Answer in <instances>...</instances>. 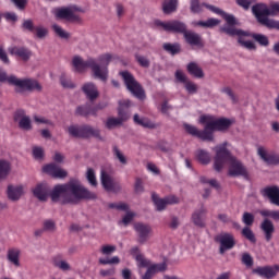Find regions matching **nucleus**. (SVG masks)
I'll return each mask as SVG.
<instances>
[{
    "label": "nucleus",
    "mask_w": 279,
    "mask_h": 279,
    "mask_svg": "<svg viewBox=\"0 0 279 279\" xmlns=\"http://www.w3.org/2000/svg\"><path fill=\"white\" fill-rule=\"evenodd\" d=\"M49 195L51 202L62 206L75 205L81 203L82 199H97V194L90 192L77 180L54 185Z\"/></svg>",
    "instance_id": "obj_1"
},
{
    "label": "nucleus",
    "mask_w": 279,
    "mask_h": 279,
    "mask_svg": "<svg viewBox=\"0 0 279 279\" xmlns=\"http://www.w3.org/2000/svg\"><path fill=\"white\" fill-rule=\"evenodd\" d=\"M228 142H223L221 145L215 147L216 156L214 159L215 171H221L226 167V162H230L229 175L236 178L241 175L244 180H250V172L247 168L241 162V160L234 158L230 150H228Z\"/></svg>",
    "instance_id": "obj_2"
},
{
    "label": "nucleus",
    "mask_w": 279,
    "mask_h": 279,
    "mask_svg": "<svg viewBox=\"0 0 279 279\" xmlns=\"http://www.w3.org/2000/svg\"><path fill=\"white\" fill-rule=\"evenodd\" d=\"M203 8H207V10H210V12H214L215 14H219L226 21L227 25L220 27V32L222 34H227V36H247V33L243 32L241 28H236V26L240 25L239 20L230 13H227L226 11L213 5L208 4L206 2L199 3V0H191L190 1V10L193 14H199L201 12H204Z\"/></svg>",
    "instance_id": "obj_3"
},
{
    "label": "nucleus",
    "mask_w": 279,
    "mask_h": 279,
    "mask_svg": "<svg viewBox=\"0 0 279 279\" xmlns=\"http://www.w3.org/2000/svg\"><path fill=\"white\" fill-rule=\"evenodd\" d=\"M156 27H161L163 32H170L172 34H183L185 43L191 45V47H204V39L202 35L189 31L184 22L172 20L168 22H162L160 20H155Z\"/></svg>",
    "instance_id": "obj_4"
},
{
    "label": "nucleus",
    "mask_w": 279,
    "mask_h": 279,
    "mask_svg": "<svg viewBox=\"0 0 279 279\" xmlns=\"http://www.w3.org/2000/svg\"><path fill=\"white\" fill-rule=\"evenodd\" d=\"M252 13L257 20V23L264 27L279 31V21L269 19V16H276L279 13V3L271 4L270 8L265 3L254 4L252 7Z\"/></svg>",
    "instance_id": "obj_5"
},
{
    "label": "nucleus",
    "mask_w": 279,
    "mask_h": 279,
    "mask_svg": "<svg viewBox=\"0 0 279 279\" xmlns=\"http://www.w3.org/2000/svg\"><path fill=\"white\" fill-rule=\"evenodd\" d=\"M72 66L76 73H84L86 69H90L94 77L100 82H108V68H101L96 59L89 58L86 61L82 57L75 56L72 59Z\"/></svg>",
    "instance_id": "obj_6"
},
{
    "label": "nucleus",
    "mask_w": 279,
    "mask_h": 279,
    "mask_svg": "<svg viewBox=\"0 0 279 279\" xmlns=\"http://www.w3.org/2000/svg\"><path fill=\"white\" fill-rule=\"evenodd\" d=\"M132 256H135L137 267L147 268L144 275H141V279H151L156 274H162L167 271V263L151 264V260L147 259L145 255L138 254V247L131 248Z\"/></svg>",
    "instance_id": "obj_7"
},
{
    "label": "nucleus",
    "mask_w": 279,
    "mask_h": 279,
    "mask_svg": "<svg viewBox=\"0 0 279 279\" xmlns=\"http://www.w3.org/2000/svg\"><path fill=\"white\" fill-rule=\"evenodd\" d=\"M0 82H8L11 84V86H16L15 89L16 93H23V90H27L28 93H32L34 90H37L40 93L43 90V85L38 83L34 78H19L15 75L8 76V74L3 71H0Z\"/></svg>",
    "instance_id": "obj_8"
},
{
    "label": "nucleus",
    "mask_w": 279,
    "mask_h": 279,
    "mask_svg": "<svg viewBox=\"0 0 279 279\" xmlns=\"http://www.w3.org/2000/svg\"><path fill=\"white\" fill-rule=\"evenodd\" d=\"M201 125H206L207 132L211 134V142L215 141V132H226L230 130L232 125V120L228 118H219L215 120L213 116H201L199 117Z\"/></svg>",
    "instance_id": "obj_9"
},
{
    "label": "nucleus",
    "mask_w": 279,
    "mask_h": 279,
    "mask_svg": "<svg viewBox=\"0 0 279 279\" xmlns=\"http://www.w3.org/2000/svg\"><path fill=\"white\" fill-rule=\"evenodd\" d=\"M130 106H132V101L130 100H120L118 108V117L119 118H109L106 121L107 130H112L114 128H119V125H123L125 121L130 119Z\"/></svg>",
    "instance_id": "obj_10"
},
{
    "label": "nucleus",
    "mask_w": 279,
    "mask_h": 279,
    "mask_svg": "<svg viewBox=\"0 0 279 279\" xmlns=\"http://www.w3.org/2000/svg\"><path fill=\"white\" fill-rule=\"evenodd\" d=\"M68 132L73 138H101V131L88 124L70 125Z\"/></svg>",
    "instance_id": "obj_11"
},
{
    "label": "nucleus",
    "mask_w": 279,
    "mask_h": 279,
    "mask_svg": "<svg viewBox=\"0 0 279 279\" xmlns=\"http://www.w3.org/2000/svg\"><path fill=\"white\" fill-rule=\"evenodd\" d=\"M119 75L122 77L128 90H130L134 97L137 99H145V90L143 89V86H141V83L136 81L132 73L129 71H121Z\"/></svg>",
    "instance_id": "obj_12"
},
{
    "label": "nucleus",
    "mask_w": 279,
    "mask_h": 279,
    "mask_svg": "<svg viewBox=\"0 0 279 279\" xmlns=\"http://www.w3.org/2000/svg\"><path fill=\"white\" fill-rule=\"evenodd\" d=\"M75 12H84L82 8L77 5L62 7L53 10L56 19L61 21H80V16Z\"/></svg>",
    "instance_id": "obj_13"
},
{
    "label": "nucleus",
    "mask_w": 279,
    "mask_h": 279,
    "mask_svg": "<svg viewBox=\"0 0 279 279\" xmlns=\"http://www.w3.org/2000/svg\"><path fill=\"white\" fill-rule=\"evenodd\" d=\"M216 243H219V254H226V252L232 250L236 245L234 235L229 232L220 233L215 236Z\"/></svg>",
    "instance_id": "obj_14"
},
{
    "label": "nucleus",
    "mask_w": 279,
    "mask_h": 279,
    "mask_svg": "<svg viewBox=\"0 0 279 279\" xmlns=\"http://www.w3.org/2000/svg\"><path fill=\"white\" fill-rule=\"evenodd\" d=\"M204 130L199 131L195 125L184 123L183 128L190 136H195L196 138H199L201 141H208L209 143L213 142V135L210 132H208V129H206V124H204Z\"/></svg>",
    "instance_id": "obj_15"
},
{
    "label": "nucleus",
    "mask_w": 279,
    "mask_h": 279,
    "mask_svg": "<svg viewBox=\"0 0 279 279\" xmlns=\"http://www.w3.org/2000/svg\"><path fill=\"white\" fill-rule=\"evenodd\" d=\"M13 120L19 124L20 130L29 132L32 130V119L25 113V109H17L13 113Z\"/></svg>",
    "instance_id": "obj_16"
},
{
    "label": "nucleus",
    "mask_w": 279,
    "mask_h": 279,
    "mask_svg": "<svg viewBox=\"0 0 279 279\" xmlns=\"http://www.w3.org/2000/svg\"><path fill=\"white\" fill-rule=\"evenodd\" d=\"M151 199L159 213L165 210V208H167V206L169 205L180 204V198H178V196L175 195H170L165 198H159L158 194L153 193Z\"/></svg>",
    "instance_id": "obj_17"
},
{
    "label": "nucleus",
    "mask_w": 279,
    "mask_h": 279,
    "mask_svg": "<svg viewBox=\"0 0 279 279\" xmlns=\"http://www.w3.org/2000/svg\"><path fill=\"white\" fill-rule=\"evenodd\" d=\"M100 180L105 191L109 193H119L121 191V184L114 181L106 171L101 172Z\"/></svg>",
    "instance_id": "obj_18"
},
{
    "label": "nucleus",
    "mask_w": 279,
    "mask_h": 279,
    "mask_svg": "<svg viewBox=\"0 0 279 279\" xmlns=\"http://www.w3.org/2000/svg\"><path fill=\"white\" fill-rule=\"evenodd\" d=\"M253 274L260 278L274 279L279 274V265L257 267L252 270Z\"/></svg>",
    "instance_id": "obj_19"
},
{
    "label": "nucleus",
    "mask_w": 279,
    "mask_h": 279,
    "mask_svg": "<svg viewBox=\"0 0 279 279\" xmlns=\"http://www.w3.org/2000/svg\"><path fill=\"white\" fill-rule=\"evenodd\" d=\"M260 195L268 197L270 204H274V206H279V187L277 185L264 187L260 190Z\"/></svg>",
    "instance_id": "obj_20"
},
{
    "label": "nucleus",
    "mask_w": 279,
    "mask_h": 279,
    "mask_svg": "<svg viewBox=\"0 0 279 279\" xmlns=\"http://www.w3.org/2000/svg\"><path fill=\"white\" fill-rule=\"evenodd\" d=\"M206 215H208V210L204 206L194 210L191 217L192 223L197 228H206Z\"/></svg>",
    "instance_id": "obj_21"
},
{
    "label": "nucleus",
    "mask_w": 279,
    "mask_h": 279,
    "mask_svg": "<svg viewBox=\"0 0 279 279\" xmlns=\"http://www.w3.org/2000/svg\"><path fill=\"white\" fill-rule=\"evenodd\" d=\"M134 230L137 233L138 243H146L147 239H149L151 227L143 222H136L134 225Z\"/></svg>",
    "instance_id": "obj_22"
},
{
    "label": "nucleus",
    "mask_w": 279,
    "mask_h": 279,
    "mask_svg": "<svg viewBox=\"0 0 279 279\" xmlns=\"http://www.w3.org/2000/svg\"><path fill=\"white\" fill-rule=\"evenodd\" d=\"M104 108H106V105H98L96 108H93L90 105L78 106L75 114L78 117H89V114L97 117V111L104 110Z\"/></svg>",
    "instance_id": "obj_23"
},
{
    "label": "nucleus",
    "mask_w": 279,
    "mask_h": 279,
    "mask_svg": "<svg viewBox=\"0 0 279 279\" xmlns=\"http://www.w3.org/2000/svg\"><path fill=\"white\" fill-rule=\"evenodd\" d=\"M44 173H48L51 178H66L68 173L66 170L61 169L56 163H49L43 168Z\"/></svg>",
    "instance_id": "obj_24"
},
{
    "label": "nucleus",
    "mask_w": 279,
    "mask_h": 279,
    "mask_svg": "<svg viewBox=\"0 0 279 279\" xmlns=\"http://www.w3.org/2000/svg\"><path fill=\"white\" fill-rule=\"evenodd\" d=\"M260 230L265 235V241L269 243L271 239H274V232H276V227L274 226V222L269 219H264L260 223Z\"/></svg>",
    "instance_id": "obj_25"
},
{
    "label": "nucleus",
    "mask_w": 279,
    "mask_h": 279,
    "mask_svg": "<svg viewBox=\"0 0 279 279\" xmlns=\"http://www.w3.org/2000/svg\"><path fill=\"white\" fill-rule=\"evenodd\" d=\"M33 195L39 202H47V197H49V186H47V183H39L33 189Z\"/></svg>",
    "instance_id": "obj_26"
},
{
    "label": "nucleus",
    "mask_w": 279,
    "mask_h": 279,
    "mask_svg": "<svg viewBox=\"0 0 279 279\" xmlns=\"http://www.w3.org/2000/svg\"><path fill=\"white\" fill-rule=\"evenodd\" d=\"M82 90L89 101H95V99L99 97V90L97 89V85H95V83H85L82 86Z\"/></svg>",
    "instance_id": "obj_27"
},
{
    "label": "nucleus",
    "mask_w": 279,
    "mask_h": 279,
    "mask_svg": "<svg viewBox=\"0 0 279 279\" xmlns=\"http://www.w3.org/2000/svg\"><path fill=\"white\" fill-rule=\"evenodd\" d=\"M9 53H11V56H17V58H21L24 62H27V60L32 58V51L25 47H11L9 48Z\"/></svg>",
    "instance_id": "obj_28"
},
{
    "label": "nucleus",
    "mask_w": 279,
    "mask_h": 279,
    "mask_svg": "<svg viewBox=\"0 0 279 279\" xmlns=\"http://www.w3.org/2000/svg\"><path fill=\"white\" fill-rule=\"evenodd\" d=\"M258 156L264 160V162H267V165H279V156L278 155H269L267 154V150L263 147H258L257 149Z\"/></svg>",
    "instance_id": "obj_29"
},
{
    "label": "nucleus",
    "mask_w": 279,
    "mask_h": 279,
    "mask_svg": "<svg viewBox=\"0 0 279 279\" xmlns=\"http://www.w3.org/2000/svg\"><path fill=\"white\" fill-rule=\"evenodd\" d=\"M7 193L11 202H19V199H21V196L23 195V185H9Z\"/></svg>",
    "instance_id": "obj_30"
},
{
    "label": "nucleus",
    "mask_w": 279,
    "mask_h": 279,
    "mask_svg": "<svg viewBox=\"0 0 279 279\" xmlns=\"http://www.w3.org/2000/svg\"><path fill=\"white\" fill-rule=\"evenodd\" d=\"M7 258L9 263H12L15 267H21V250L19 248H9Z\"/></svg>",
    "instance_id": "obj_31"
},
{
    "label": "nucleus",
    "mask_w": 279,
    "mask_h": 279,
    "mask_svg": "<svg viewBox=\"0 0 279 279\" xmlns=\"http://www.w3.org/2000/svg\"><path fill=\"white\" fill-rule=\"evenodd\" d=\"M179 0H163L161 8L163 14H173V12H178Z\"/></svg>",
    "instance_id": "obj_32"
},
{
    "label": "nucleus",
    "mask_w": 279,
    "mask_h": 279,
    "mask_svg": "<svg viewBox=\"0 0 279 279\" xmlns=\"http://www.w3.org/2000/svg\"><path fill=\"white\" fill-rule=\"evenodd\" d=\"M186 69L187 73H190V75L193 77H196L197 80H202V77H204V70H202L196 62H190Z\"/></svg>",
    "instance_id": "obj_33"
},
{
    "label": "nucleus",
    "mask_w": 279,
    "mask_h": 279,
    "mask_svg": "<svg viewBox=\"0 0 279 279\" xmlns=\"http://www.w3.org/2000/svg\"><path fill=\"white\" fill-rule=\"evenodd\" d=\"M133 121L134 123H136V125H141L142 128H147L148 130H155L156 128V124L151 122V120L147 118H141L138 113L134 114Z\"/></svg>",
    "instance_id": "obj_34"
},
{
    "label": "nucleus",
    "mask_w": 279,
    "mask_h": 279,
    "mask_svg": "<svg viewBox=\"0 0 279 279\" xmlns=\"http://www.w3.org/2000/svg\"><path fill=\"white\" fill-rule=\"evenodd\" d=\"M162 49L166 50L167 53H170V56H178V53L182 51V46H180L179 43H165Z\"/></svg>",
    "instance_id": "obj_35"
},
{
    "label": "nucleus",
    "mask_w": 279,
    "mask_h": 279,
    "mask_svg": "<svg viewBox=\"0 0 279 279\" xmlns=\"http://www.w3.org/2000/svg\"><path fill=\"white\" fill-rule=\"evenodd\" d=\"M52 265L54 267H58L62 271H69L71 269V266L65 260H62V255H57L52 258Z\"/></svg>",
    "instance_id": "obj_36"
},
{
    "label": "nucleus",
    "mask_w": 279,
    "mask_h": 279,
    "mask_svg": "<svg viewBox=\"0 0 279 279\" xmlns=\"http://www.w3.org/2000/svg\"><path fill=\"white\" fill-rule=\"evenodd\" d=\"M242 32H244V34H246V35H233V36H239V38H238L239 45H241V47H244L245 49H248V51H255L256 45L253 44L252 40H246L245 41L241 38V36H250V34L245 31H242Z\"/></svg>",
    "instance_id": "obj_37"
},
{
    "label": "nucleus",
    "mask_w": 279,
    "mask_h": 279,
    "mask_svg": "<svg viewBox=\"0 0 279 279\" xmlns=\"http://www.w3.org/2000/svg\"><path fill=\"white\" fill-rule=\"evenodd\" d=\"M196 159L201 165H210V154L204 149L196 151Z\"/></svg>",
    "instance_id": "obj_38"
},
{
    "label": "nucleus",
    "mask_w": 279,
    "mask_h": 279,
    "mask_svg": "<svg viewBox=\"0 0 279 279\" xmlns=\"http://www.w3.org/2000/svg\"><path fill=\"white\" fill-rule=\"evenodd\" d=\"M112 60H114V56H112L110 53L100 54L98 57V62L100 64V69H107L108 70V65L110 64V62H112Z\"/></svg>",
    "instance_id": "obj_39"
},
{
    "label": "nucleus",
    "mask_w": 279,
    "mask_h": 279,
    "mask_svg": "<svg viewBox=\"0 0 279 279\" xmlns=\"http://www.w3.org/2000/svg\"><path fill=\"white\" fill-rule=\"evenodd\" d=\"M10 162L0 160V180H5L10 174Z\"/></svg>",
    "instance_id": "obj_40"
},
{
    "label": "nucleus",
    "mask_w": 279,
    "mask_h": 279,
    "mask_svg": "<svg viewBox=\"0 0 279 279\" xmlns=\"http://www.w3.org/2000/svg\"><path fill=\"white\" fill-rule=\"evenodd\" d=\"M252 38L262 47H269V38L263 34H253Z\"/></svg>",
    "instance_id": "obj_41"
},
{
    "label": "nucleus",
    "mask_w": 279,
    "mask_h": 279,
    "mask_svg": "<svg viewBox=\"0 0 279 279\" xmlns=\"http://www.w3.org/2000/svg\"><path fill=\"white\" fill-rule=\"evenodd\" d=\"M219 23H221L219 20L211 17V19H208L206 22L198 21L196 25H198V27H217Z\"/></svg>",
    "instance_id": "obj_42"
},
{
    "label": "nucleus",
    "mask_w": 279,
    "mask_h": 279,
    "mask_svg": "<svg viewBox=\"0 0 279 279\" xmlns=\"http://www.w3.org/2000/svg\"><path fill=\"white\" fill-rule=\"evenodd\" d=\"M242 235L251 243H256V235L254 234V231L250 229V227H244L242 229Z\"/></svg>",
    "instance_id": "obj_43"
},
{
    "label": "nucleus",
    "mask_w": 279,
    "mask_h": 279,
    "mask_svg": "<svg viewBox=\"0 0 279 279\" xmlns=\"http://www.w3.org/2000/svg\"><path fill=\"white\" fill-rule=\"evenodd\" d=\"M259 214L262 217H270V219H274V221H279V210L264 209L260 210Z\"/></svg>",
    "instance_id": "obj_44"
},
{
    "label": "nucleus",
    "mask_w": 279,
    "mask_h": 279,
    "mask_svg": "<svg viewBox=\"0 0 279 279\" xmlns=\"http://www.w3.org/2000/svg\"><path fill=\"white\" fill-rule=\"evenodd\" d=\"M60 84L63 88H75V83L66 74L60 76Z\"/></svg>",
    "instance_id": "obj_45"
},
{
    "label": "nucleus",
    "mask_w": 279,
    "mask_h": 279,
    "mask_svg": "<svg viewBox=\"0 0 279 279\" xmlns=\"http://www.w3.org/2000/svg\"><path fill=\"white\" fill-rule=\"evenodd\" d=\"M52 29H53L54 34H57V36H59V38H63L64 40H66L71 37V35L69 33H66L65 31H63L62 27L58 24L52 25Z\"/></svg>",
    "instance_id": "obj_46"
},
{
    "label": "nucleus",
    "mask_w": 279,
    "mask_h": 279,
    "mask_svg": "<svg viewBox=\"0 0 279 279\" xmlns=\"http://www.w3.org/2000/svg\"><path fill=\"white\" fill-rule=\"evenodd\" d=\"M22 29H24L25 32H31L32 34H34V32H36V26H34V21L24 20V22L22 24Z\"/></svg>",
    "instance_id": "obj_47"
},
{
    "label": "nucleus",
    "mask_w": 279,
    "mask_h": 279,
    "mask_svg": "<svg viewBox=\"0 0 279 279\" xmlns=\"http://www.w3.org/2000/svg\"><path fill=\"white\" fill-rule=\"evenodd\" d=\"M86 178L92 186H97V177L95 175V170H93V168L87 170Z\"/></svg>",
    "instance_id": "obj_48"
},
{
    "label": "nucleus",
    "mask_w": 279,
    "mask_h": 279,
    "mask_svg": "<svg viewBox=\"0 0 279 279\" xmlns=\"http://www.w3.org/2000/svg\"><path fill=\"white\" fill-rule=\"evenodd\" d=\"M113 155L116 156V158H118L121 165H128V159L124 157L123 153H121L119 147L113 146Z\"/></svg>",
    "instance_id": "obj_49"
},
{
    "label": "nucleus",
    "mask_w": 279,
    "mask_h": 279,
    "mask_svg": "<svg viewBox=\"0 0 279 279\" xmlns=\"http://www.w3.org/2000/svg\"><path fill=\"white\" fill-rule=\"evenodd\" d=\"M136 62H138L140 66H143V69H149V59L147 57H143L141 54L135 56Z\"/></svg>",
    "instance_id": "obj_50"
},
{
    "label": "nucleus",
    "mask_w": 279,
    "mask_h": 279,
    "mask_svg": "<svg viewBox=\"0 0 279 279\" xmlns=\"http://www.w3.org/2000/svg\"><path fill=\"white\" fill-rule=\"evenodd\" d=\"M33 156L35 160H43V158H45V150L43 149V147L34 146Z\"/></svg>",
    "instance_id": "obj_51"
},
{
    "label": "nucleus",
    "mask_w": 279,
    "mask_h": 279,
    "mask_svg": "<svg viewBox=\"0 0 279 279\" xmlns=\"http://www.w3.org/2000/svg\"><path fill=\"white\" fill-rule=\"evenodd\" d=\"M108 207L111 209L123 210V211H126L130 209V206H128V204L125 203H110Z\"/></svg>",
    "instance_id": "obj_52"
},
{
    "label": "nucleus",
    "mask_w": 279,
    "mask_h": 279,
    "mask_svg": "<svg viewBox=\"0 0 279 279\" xmlns=\"http://www.w3.org/2000/svg\"><path fill=\"white\" fill-rule=\"evenodd\" d=\"M2 19H5V21L11 22V23H16L19 21V15L14 12H5V13H0Z\"/></svg>",
    "instance_id": "obj_53"
},
{
    "label": "nucleus",
    "mask_w": 279,
    "mask_h": 279,
    "mask_svg": "<svg viewBox=\"0 0 279 279\" xmlns=\"http://www.w3.org/2000/svg\"><path fill=\"white\" fill-rule=\"evenodd\" d=\"M184 86H185V90L190 95H195V93H197V84L193 83L192 81L185 82Z\"/></svg>",
    "instance_id": "obj_54"
},
{
    "label": "nucleus",
    "mask_w": 279,
    "mask_h": 279,
    "mask_svg": "<svg viewBox=\"0 0 279 279\" xmlns=\"http://www.w3.org/2000/svg\"><path fill=\"white\" fill-rule=\"evenodd\" d=\"M242 263L246 267H253L254 266V258L248 253H244L242 255Z\"/></svg>",
    "instance_id": "obj_55"
},
{
    "label": "nucleus",
    "mask_w": 279,
    "mask_h": 279,
    "mask_svg": "<svg viewBox=\"0 0 279 279\" xmlns=\"http://www.w3.org/2000/svg\"><path fill=\"white\" fill-rule=\"evenodd\" d=\"M242 221H243V223H245V226H253L254 225V216L252 214L245 211L243 214Z\"/></svg>",
    "instance_id": "obj_56"
},
{
    "label": "nucleus",
    "mask_w": 279,
    "mask_h": 279,
    "mask_svg": "<svg viewBox=\"0 0 279 279\" xmlns=\"http://www.w3.org/2000/svg\"><path fill=\"white\" fill-rule=\"evenodd\" d=\"M202 184H210L214 189H219V182L215 179L208 180L206 177H201Z\"/></svg>",
    "instance_id": "obj_57"
},
{
    "label": "nucleus",
    "mask_w": 279,
    "mask_h": 279,
    "mask_svg": "<svg viewBox=\"0 0 279 279\" xmlns=\"http://www.w3.org/2000/svg\"><path fill=\"white\" fill-rule=\"evenodd\" d=\"M44 230L46 232H53V230H56V222L53 220H45Z\"/></svg>",
    "instance_id": "obj_58"
},
{
    "label": "nucleus",
    "mask_w": 279,
    "mask_h": 279,
    "mask_svg": "<svg viewBox=\"0 0 279 279\" xmlns=\"http://www.w3.org/2000/svg\"><path fill=\"white\" fill-rule=\"evenodd\" d=\"M101 254H105L106 256L117 252V246L114 245H104L100 250Z\"/></svg>",
    "instance_id": "obj_59"
},
{
    "label": "nucleus",
    "mask_w": 279,
    "mask_h": 279,
    "mask_svg": "<svg viewBox=\"0 0 279 279\" xmlns=\"http://www.w3.org/2000/svg\"><path fill=\"white\" fill-rule=\"evenodd\" d=\"M235 3L240 8H243V10L247 11V10H250V7L252 5V0H235Z\"/></svg>",
    "instance_id": "obj_60"
},
{
    "label": "nucleus",
    "mask_w": 279,
    "mask_h": 279,
    "mask_svg": "<svg viewBox=\"0 0 279 279\" xmlns=\"http://www.w3.org/2000/svg\"><path fill=\"white\" fill-rule=\"evenodd\" d=\"M221 93H225V95H228V97H230L233 104H236V96L234 95V92H232V88L225 87L221 89Z\"/></svg>",
    "instance_id": "obj_61"
},
{
    "label": "nucleus",
    "mask_w": 279,
    "mask_h": 279,
    "mask_svg": "<svg viewBox=\"0 0 279 279\" xmlns=\"http://www.w3.org/2000/svg\"><path fill=\"white\" fill-rule=\"evenodd\" d=\"M35 32H36L37 38H45V36H47V34H48L47 28H45L43 26L35 27Z\"/></svg>",
    "instance_id": "obj_62"
},
{
    "label": "nucleus",
    "mask_w": 279,
    "mask_h": 279,
    "mask_svg": "<svg viewBox=\"0 0 279 279\" xmlns=\"http://www.w3.org/2000/svg\"><path fill=\"white\" fill-rule=\"evenodd\" d=\"M175 80H178V82H181V84H186V82H189L186 75L181 70H178L175 72Z\"/></svg>",
    "instance_id": "obj_63"
},
{
    "label": "nucleus",
    "mask_w": 279,
    "mask_h": 279,
    "mask_svg": "<svg viewBox=\"0 0 279 279\" xmlns=\"http://www.w3.org/2000/svg\"><path fill=\"white\" fill-rule=\"evenodd\" d=\"M134 190H135V193H143V191H144L143 180H141L138 178L135 180Z\"/></svg>",
    "instance_id": "obj_64"
}]
</instances>
